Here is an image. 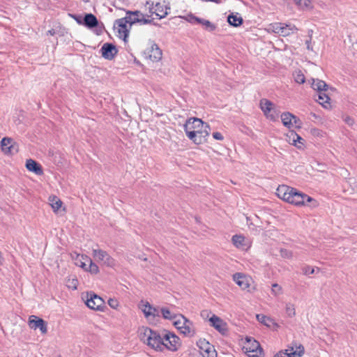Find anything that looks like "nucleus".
Listing matches in <instances>:
<instances>
[{
    "label": "nucleus",
    "mask_w": 357,
    "mask_h": 357,
    "mask_svg": "<svg viewBox=\"0 0 357 357\" xmlns=\"http://www.w3.org/2000/svg\"><path fill=\"white\" fill-rule=\"evenodd\" d=\"M257 319L259 322L263 324L268 328L272 327H278V324L275 322V321L269 317H267L264 314H257Z\"/></svg>",
    "instance_id": "nucleus-26"
},
{
    "label": "nucleus",
    "mask_w": 357,
    "mask_h": 357,
    "mask_svg": "<svg viewBox=\"0 0 357 357\" xmlns=\"http://www.w3.org/2000/svg\"><path fill=\"white\" fill-rule=\"evenodd\" d=\"M123 20H126L128 22V24L130 25V28H131L132 25L136 23H140L142 24H153L154 25H158V24L153 22V20L146 19L144 17H132V16H126L125 17H122Z\"/></svg>",
    "instance_id": "nucleus-23"
},
{
    "label": "nucleus",
    "mask_w": 357,
    "mask_h": 357,
    "mask_svg": "<svg viewBox=\"0 0 357 357\" xmlns=\"http://www.w3.org/2000/svg\"><path fill=\"white\" fill-rule=\"evenodd\" d=\"M49 201L51 202L50 205L54 212L58 211L63 204L61 200L56 196H50L49 197Z\"/></svg>",
    "instance_id": "nucleus-31"
},
{
    "label": "nucleus",
    "mask_w": 357,
    "mask_h": 357,
    "mask_svg": "<svg viewBox=\"0 0 357 357\" xmlns=\"http://www.w3.org/2000/svg\"><path fill=\"white\" fill-rule=\"evenodd\" d=\"M128 22L123 18L117 19L115 20L114 24V28L118 29L119 37L122 38L123 40L126 43L129 36L130 26H128Z\"/></svg>",
    "instance_id": "nucleus-9"
},
{
    "label": "nucleus",
    "mask_w": 357,
    "mask_h": 357,
    "mask_svg": "<svg viewBox=\"0 0 357 357\" xmlns=\"http://www.w3.org/2000/svg\"><path fill=\"white\" fill-rule=\"evenodd\" d=\"M160 311L161 312L162 317L165 319H168V320L172 321V320L176 319L178 317L177 314L171 312L169 310V309L167 307H161Z\"/></svg>",
    "instance_id": "nucleus-30"
},
{
    "label": "nucleus",
    "mask_w": 357,
    "mask_h": 357,
    "mask_svg": "<svg viewBox=\"0 0 357 357\" xmlns=\"http://www.w3.org/2000/svg\"><path fill=\"white\" fill-rule=\"evenodd\" d=\"M293 114L286 112L281 114V120L285 127L291 128L293 126L292 123Z\"/></svg>",
    "instance_id": "nucleus-29"
},
{
    "label": "nucleus",
    "mask_w": 357,
    "mask_h": 357,
    "mask_svg": "<svg viewBox=\"0 0 357 357\" xmlns=\"http://www.w3.org/2000/svg\"><path fill=\"white\" fill-rule=\"evenodd\" d=\"M205 1H211L214 2L215 3H220L222 2V0H204Z\"/></svg>",
    "instance_id": "nucleus-58"
},
{
    "label": "nucleus",
    "mask_w": 357,
    "mask_h": 357,
    "mask_svg": "<svg viewBox=\"0 0 357 357\" xmlns=\"http://www.w3.org/2000/svg\"><path fill=\"white\" fill-rule=\"evenodd\" d=\"M187 137L196 144H201L207 141L211 128L201 119L189 118L183 126Z\"/></svg>",
    "instance_id": "nucleus-2"
},
{
    "label": "nucleus",
    "mask_w": 357,
    "mask_h": 357,
    "mask_svg": "<svg viewBox=\"0 0 357 357\" xmlns=\"http://www.w3.org/2000/svg\"><path fill=\"white\" fill-rule=\"evenodd\" d=\"M260 108L264 113L265 116L272 121L276 119V114H271V112L273 110V103L266 98H263L259 102Z\"/></svg>",
    "instance_id": "nucleus-16"
},
{
    "label": "nucleus",
    "mask_w": 357,
    "mask_h": 357,
    "mask_svg": "<svg viewBox=\"0 0 357 357\" xmlns=\"http://www.w3.org/2000/svg\"><path fill=\"white\" fill-rule=\"evenodd\" d=\"M29 324L31 328L35 330L39 328L43 334H45L47 332V324L42 318L31 315L29 317Z\"/></svg>",
    "instance_id": "nucleus-13"
},
{
    "label": "nucleus",
    "mask_w": 357,
    "mask_h": 357,
    "mask_svg": "<svg viewBox=\"0 0 357 357\" xmlns=\"http://www.w3.org/2000/svg\"><path fill=\"white\" fill-rule=\"evenodd\" d=\"M26 168L36 175H42L43 169L41 165L33 159H27L25 164Z\"/></svg>",
    "instance_id": "nucleus-21"
},
{
    "label": "nucleus",
    "mask_w": 357,
    "mask_h": 357,
    "mask_svg": "<svg viewBox=\"0 0 357 357\" xmlns=\"http://www.w3.org/2000/svg\"><path fill=\"white\" fill-rule=\"evenodd\" d=\"M273 29L275 33H280L282 36H288L298 30L294 24H289L284 25L281 23L275 24Z\"/></svg>",
    "instance_id": "nucleus-15"
},
{
    "label": "nucleus",
    "mask_w": 357,
    "mask_h": 357,
    "mask_svg": "<svg viewBox=\"0 0 357 357\" xmlns=\"http://www.w3.org/2000/svg\"><path fill=\"white\" fill-rule=\"evenodd\" d=\"M344 121L350 126H353L354 123V119L349 116H346L344 119Z\"/></svg>",
    "instance_id": "nucleus-48"
},
{
    "label": "nucleus",
    "mask_w": 357,
    "mask_h": 357,
    "mask_svg": "<svg viewBox=\"0 0 357 357\" xmlns=\"http://www.w3.org/2000/svg\"><path fill=\"white\" fill-rule=\"evenodd\" d=\"M132 16H134V17H144V15L140 11L139 13H137V15H132Z\"/></svg>",
    "instance_id": "nucleus-55"
},
{
    "label": "nucleus",
    "mask_w": 357,
    "mask_h": 357,
    "mask_svg": "<svg viewBox=\"0 0 357 357\" xmlns=\"http://www.w3.org/2000/svg\"><path fill=\"white\" fill-rule=\"evenodd\" d=\"M149 333L150 334L147 339V345L157 351H163L164 335L161 336L156 331H149Z\"/></svg>",
    "instance_id": "nucleus-6"
},
{
    "label": "nucleus",
    "mask_w": 357,
    "mask_h": 357,
    "mask_svg": "<svg viewBox=\"0 0 357 357\" xmlns=\"http://www.w3.org/2000/svg\"><path fill=\"white\" fill-rule=\"evenodd\" d=\"M164 349L171 351H176L181 346V339L174 332L165 331L164 334Z\"/></svg>",
    "instance_id": "nucleus-4"
},
{
    "label": "nucleus",
    "mask_w": 357,
    "mask_h": 357,
    "mask_svg": "<svg viewBox=\"0 0 357 357\" xmlns=\"http://www.w3.org/2000/svg\"><path fill=\"white\" fill-rule=\"evenodd\" d=\"M101 56L107 60H112L118 53V50L115 45L112 43H105L100 48Z\"/></svg>",
    "instance_id": "nucleus-12"
},
{
    "label": "nucleus",
    "mask_w": 357,
    "mask_h": 357,
    "mask_svg": "<svg viewBox=\"0 0 357 357\" xmlns=\"http://www.w3.org/2000/svg\"><path fill=\"white\" fill-rule=\"evenodd\" d=\"M277 196L289 204L297 206H309L311 208L318 206V202L305 193L286 185H279L276 190Z\"/></svg>",
    "instance_id": "nucleus-1"
},
{
    "label": "nucleus",
    "mask_w": 357,
    "mask_h": 357,
    "mask_svg": "<svg viewBox=\"0 0 357 357\" xmlns=\"http://www.w3.org/2000/svg\"><path fill=\"white\" fill-rule=\"evenodd\" d=\"M312 81L311 87L318 92L326 91L329 88L328 85L323 80L312 79Z\"/></svg>",
    "instance_id": "nucleus-25"
},
{
    "label": "nucleus",
    "mask_w": 357,
    "mask_h": 357,
    "mask_svg": "<svg viewBox=\"0 0 357 357\" xmlns=\"http://www.w3.org/2000/svg\"><path fill=\"white\" fill-rule=\"evenodd\" d=\"M69 16L71 18H73L74 20H75V22L78 24L82 25L84 16H82V15H77V14H69Z\"/></svg>",
    "instance_id": "nucleus-41"
},
{
    "label": "nucleus",
    "mask_w": 357,
    "mask_h": 357,
    "mask_svg": "<svg viewBox=\"0 0 357 357\" xmlns=\"http://www.w3.org/2000/svg\"><path fill=\"white\" fill-rule=\"evenodd\" d=\"M155 12H158L160 14H162L165 11L168 12L167 10H170V6H169V3L167 5H165V4H162L160 2H157L155 4Z\"/></svg>",
    "instance_id": "nucleus-33"
},
{
    "label": "nucleus",
    "mask_w": 357,
    "mask_h": 357,
    "mask_svg": "<svg viewBox=\"0 0 357 357\" xmlns=\"http://www.w3.org/2000/svg\"><path fill=\"white\" fill-rule=\"evenodd\" d=\"M149 13L151 15L153 13L155 14V15L158 16L159 19L165 18L168 15V12H167V11H165L162 14L155 12V8H154V7H149Z\"/></svg>",
    "instance_id": "nucleus-40"
},
{
    "label": "nucleus",
    "mask_w": 357,
    "mask_h": 357,
    "mask_svg": "<svg viewBox=\"0 0 357 357\" xmlns=\"http://www.w3.org/2000/svg\"><path fill=\"white\" fill-rule=\"evenodd\" d=\"M146 5H149V7H155V4L153 1H146Z\"/></svg>",
    "instance_id": "nucleus-56"
},
{
    "label": "nucleus",
    "mask_w": 357,
    "mask_h": 357,
    "mask_svg": "<svg viewBox=\"0 0 357 357\" xmlns=\"http://www.w3.org/2000/svg\"><path fill=\"white\" fill-rule=\"evenodd\" d=\"M227 22L230 26L238 27L243 23V20L238 13L236 14L231 13L227 17Z\"/></svg>",
    "instance_id": "nucleus-24"
},
{
    "label": "nucleus",
    "mask_w": 357,
    "mask_h": 357,
    "mask_svg": "<svg viewBox=\"0 0 357 357\" xmlns=\"http://www.w3.org/2000/svg\"><path fill=\"white\" fill-rule=\"evenodd\" d=\"M292 121H293L292 123H293V124L295 125L296 128H301L302 127V121H301V119L298 117H297L294 114H293Z\"/></svg>",
    "instance_id": "nucleus-45"
},
{
    "label": "nucleus",
    "mask_w": 357,
    "mask_h": 357,
    "mask_svg": "<svg viewBox=\"0 0 357 357\" xmlns=\"http://www.w3.org/2000/svg\"><path fill=\"white\" fill-rule=\"evenodd\" d=\"M289 139H292L293 144L297 146L298 149H301V146L304 145L305 139L294 131L291 132Z\"/></svg>",
    "instance_id": "nucleus-28"
},
{
    "label": "nucleus",
    "mask_w": 357,
    "mask_h": 357,
    "mask_svg": "<svg viewBox=\"0 0 357 357\" xmlns=\"http://www.w3.org/2000/svg\"><path fill=\"white\" fill-rule=\"evenodd\" d=\"M319 102L325 108L331 107V98L326 91H319L318 94Z\"/></svg>",
    "instance_id": "nucleus-27"
},
{
    "label": "nucleus",
    "mask_w": 357,
    "mask_h": 357,
    "mask_svg": "<svg viewBox=\"0 0 357 357\" xmlns=\"http://www.w3.org/2000/svg\"><path fill=\"white\" fill-rule=\"evenodd\" d=\"M287 350H288V352L294 351V347H289Z\"/></svg>",
    "instance_id": "nucleus-59"
},
{
    "label": "nucleus",
    "mask_w": 357,
    "mask_h": 357,
    "mask_svg": "<svg viewBox=\"0 0 357 357\" xmlns=\"http://www.w3.org/2000/svg\"><path fill=\"white\" fill-rule=\"evenodd\" d=\"M294 3L302 8H308L311 3L310 0H294Z\"/></svg>",
    "instance_id": "nucleus-39"
},
{
    "label": "nucleus",
    "mask_w": 357,
    "mask_h": 357,
    "mask_svg": "<svg viewBox=\"0 0 357 357\" xmlns=\"http://www.w3.org/2000/svg\"><path fill=\"white\" fill-rule=\"evenodd\" d=\"M82 26H84L89 29L98 28L99 26V21L93 14L85 13L83 18Z\"/></svg>",
    "instance_id": "nucleus-19"
},
{
    "label": "nucleus",
    "mask_w": 357,
    "mask_h": 357,
    "mask_svg": "<svg viewBox=\"0 0 357 357\" xmlns=\"http://www.w3.org/2000/svg\"><path fill=\"white\" fill-rule=\"evenodd\" d=\"M137 13H139V10H126V16H132Z\"/></svg>",
    "instance_id": "nucleus-51"
},
{
    "label": "nucleus",
    "mask_w": 357,
    "mask_h": 357,
    "mask_svg": "<svg viewBox=\"0 0 357 357\" xmlns=\"http://www.w3.org/2000/svg\"><path fill=\"white\" fill-rule=\"evenodd\" d=\"M197 344L199 348L200 353L203 357H217L218 354L213 345L211 344L205 339H200Z\"/></svg>",
    "instance_id": "nucleus-8"
},
{
    "label": "nucleus",
    "mask_w": 357,
    "mask_h": 357,
    "mask_svg": "<svg viewBox=\"0 0 357 357\" xmlns=\"http://www.w3.org/2000/svg\"><path fill=\"white\" fill-rule=\"evenodd\" d=\"M284 351H285L284 354H287V357H301L302 356V353L301 351L295 350L294 351L288 352V350H285Z\"/></svg>",
    "instance_id": "nucleus-43"
},
{
    "label": "nucleus",
    "mask_w": 357,
    "mask_h": 357,
    "mask_svg": "<svg viewBox=\"0 0 357 357\" xmlns=\"http://www.w3.org/2000/svg\"><path fill=\"white\" fill-rule=\"evenodd\" d=\"M245 354L256 353L255 354H248L249 357H264V350L259 342L251 337H245V344L242 349Z\"/></svg>",
    "instance_id": "nucleus-3"
},
{
    "label": "nucleus",
    "mask_w": 357,
    "mask_h": 357,
    "mask_svg": "<svg viewBox=\"0 0 357 357\" xmlns=\"http://www.w3.org/2000/svg\"><path fill=\"white\" fill-rule=\"evenodd\" d=\"M108 305L113 309H116L119 306V302L115 298H109L108 300Z\"/></svg>",
    "instance_id": "nucleus-46"
},
{
    "label": "nucleus",
    "mask_w": 357,
    "mask_h": 357,
    "mask_svg": "<svg viewBox=\"0 0 357 357\" xmlns=\"http://www.w3.org/2000/svg\"><path fill=\"white\" fill-rule=\"evenodd\" d=\"M211 326L216 329L222 335H225L227 333L228 329L227 327V323L225 322L221 318L213 314L209 319Z\"/></svg>",
    "instance_id": "nucleus-14"
},
{
    "label": "nucleus",
    "mask_w": 357,
    "mask_h": 357,
    "mask_svg": "<svg viewBox=\"0 0 357 357\" xmlns=\"http://www.w3.org/2000/svg\"><path fill=\"white\" fill-rule=\"evenodd\" d=\"M181 317L183 319L181 333L188 337H193L195 335V329L192 321L183 315H181Z\"/></svg>",
    "instance_id": "nucleus-17"
},
{
    "label": "nucleus",
    "mask_w": 357,
    "mask_h": 357,
    "mask_svg": "<svg viewBox=\"0 0 357 357\" xmlns=\"http://www.w3.org/2000/svg\"><path fill=\"white\" fill-rule=\"evenodd\" d=\"M213 137L216 140H222L224 139L223 135L219 132H213Z\"/></svg>",
    "instance_id": "nucleus-49"
},
{
    "label": "nucleus",
    "mask_w": 357,
    "mask_h": 357,
    "mask_svg": "<svg viewBox=\"0 0 357 357\" xmlns=\"http://www.w3.org/2000/svg\"><path fill=\"white\" fill-rule=\"evenodd\" d=\"M185 20L192 24H202L204 27L205 30L210 32L215 31L217 28L216 25L211 22L209 20L198 17L192 13L188 15Z\"/></svg>",
    "instance_id": "nucleus-7"
},
{
    "label": "nucleus",
    "mask_w": 357,
    "mask_h": 357,
    "mask_svg": "<svg viewBox=\"0 0 357 357\" xmlns=\"http://www.w3.org/2000/svg\"><path fill=\"white\" fill-rule=\"evenodd\" d=\"M87 271L91 274H97L99 272L98 266L90 259V264L88 266Z\"/></svg>",
    "instance_id": "nucleus-37"
},
{
    "label": "nucleus",
    "mask_w": 357,
    "mask_h": 357,
    "mask_svg": "<svg viewBox=\"0 0 357 357\" xmlns=\"http://www.w3.org/2000/svg\"><path fill=\"white\" fill-rule=\"evenodd\" d=\"M303 273L305 275H311L314 273V268L310 266H305L302 268Z\"/></svg>",
    "instance_id": "nucleus-42"
},
{
    "label": "nucleus",
    "mask_w": 357,
    "mask_h": 357,
    "mask_svg": "<svg viewBox=\"0 0 357 357\" xmlns=\"http://www.w3.org/2000/svg\"><path fill=\"white\" fill-rule=\"evenodd\" d=\"M305 44L307 50H312V47L311 45V38H310V40H306Z\"/></svg>",
    "instance_id": "nucleus-53"
},
{
    "label": "nucleus",
    "mask_w": 357,
    "mask_h": 357,
    "mask_svg": "<svg viewBox=\"0 0 357 357\" xmlns=\"http://www.w3.org/2000/svg\"><path fill=\"white\" fill-rule=\"evenodd\" d=\"M295 347L296 348V351H301L302 356H303L304 355V354H305V348H304L303 345L301 344H299V345L297 346L296 344Z\"/></svg>",
    "instance_id": "nucleus-50"
},
{
    "label": "nucleus",
    "mask_w": 357,
    "mask_h": 357,
    "mask_svg": "<svg viewBox=\"0 0 357 357\" xmlns=\"http://www.w3.org/2000/svg\"><path fill=\"white\" fill-rule=\"evenodd\" d=\"M100 33H102V29H100L99 32L97 31V34H100Z\"/></svg>",
    "instance_id": "nucleus-61"
},
{
    "label": "nucleus",
    "mask_w": 357,
    "mask_h": 357,
    "mask_svg": "<svg viewBox=\"0 0 357 357\" xmlns=\"http://www.w3.org/2000/svg\"><path fill=\"white\" fill-rule=\"evenodd\" d=\"M93 257L102 261L109 267H114L116 264L115 260L105 250L101 249L93 250Z\"/></svg>",
    "instance_id": "nucleus-10"
},
{
    "label": "nucleus",
    "mask_w": 357,
    "mask_h": 357,
    "mask_svg": "<svg viewBox=\"0 0 357 357\" xmlns=\"http://www.w3.org/2000/svg\"><path fill=\"white\" fill-rule=\"evenodd\" d=\"M294 80L298 84H303L305 82V77L301 70L296 73Z\"/></svg>",
    "instance_id": "nucleus-38"
},
{
    "label": "nucleus",
    "mask_w": 357,
    "mask_h": 357,
    "mask_svg": "<svg viewBox=\"0 0 357 357\" xmlns=\"http://www.w3.org/2000/svg\"><path fill=\"white\" fill-rule=\"evenodd\" d=\"M82 268H84V270L87 271L88 269V266L87 264H86L84 262H82V264L80 266Z\"/></svg>",
    "instance_id": "nucleus-57"
},
{
    "label": "nucleus",
    "mask_w": 357,
    "mask_h": 357,
    "mask_svg": "<svg viewBox=\"0 0 357 357\" xmlns=\"http://www.w3.org/2000/svg\"><path fill=\"white\" fill-rule=\"evenodd\" d=\"M233 280L243 290L247 289L250 287L248 278L241 273H234Z\"/></svg>",
    "instance_id": "nucleus-22"
},
{
    "label": "nucleus",
    "mask_w": 357,
    "mask_h": 357,
    "mask_svg": "<svg viewBox=\"0 0 357 357\" xmlns=\"http://www.w3.org/2000/svg\"><path fill=\"white\" fill-rule=\"evenodd\" d=\"M282 287L277 283H274L272 284V292L274 295H278L281 294Z\"/></svg>",
    "instance_id": "nucleus-44"
},
{
    "label": "nucleus",
    "mask_w": 357,
    "mask_h": 357,
    "mask_svg": "<svg viewBox=\"0 0 357 357\" xmlns=\"http://www.w3.org/2000/svg\"><path fill=\"white\" fill-rule=\"evenodd\" d=\"M1 150L6 154L13 155L18 152V145L12 138L5 137L1 141Z\"/></svg>",
    "instance_id": "nucleus-11"
},
{
    "label": "nucleus",
    "mask_w": 357,
    "mask_h": 357,
    "mask_svg": "<svg viewBox=\"0 0 357 357\" xmlns=\"http://www.w3.org/2000/svg\"><path fill=\"white\" fill-rule=\"evenodd\" d=\"M271 114H276V117L278 116V114L274 108H273V110L271 112Z\"/></svg>",
    "instance_id": "nucleus-60"
},
{
    "label": "nucleus",
    "mask_w": 357,
    "mask_h": 357,
    "mask_svg": "<svg viewBox=\"0 0 357 357\" xmlns=\"http://www.w3.org/2000/svg\"><path fill=\"white\" fill-rule=\"evenodd\" d=\"M85 303L91 310L103 311L106 307L104 300L93 292L87 293Z\"/></svg>",
    "instance_id": "nucleus-5"
},
{
    "label": "nucleus",
    "mask_w": 357,
    "mask_h": 357,
    "mask_svg": "<svg viewBox=\"0 0 357 357\" xmlns=\"http://www.w3.org/2000/svg\"><path fill=\"white\" fill-rule=\"evenodd\" d=\"M47 35H51V36H54L56 34V31L54 29H52L50 30H49L47 32Z\"/></svg>",
    "instance_id": "nucleus-54"
},
{
    "label": "nucleus",
    "mask_w": 357,
    "mask_h": 357,
    "mask_svg": "<svg viewBox=\"0 0 357 357\" xmlns=\"http://www.w3.org/2000/svg\"><path fill=\"white\" fill-rule=\"evenodd\" d=\"M143 307H142V310L146 318L149 319L151 317L153 318L160 317V311H159L158 307L153 306L149 302H146V303L143 305Z\"/></svg>",
    "instance_id": "nucleus-20"
},
{
    "label": "nucleus",
    "mask_w": 357,
    "mask_h": 357,
    "mask_svg": "<svg viewBox=\"0 0 357 357\" xmlns=\"http://www.w3.org/2000/svg\"><path fill=\"white\" fill-rule=\"evenodd\" d=\"M233 244L238 248H241L245 241V237L242 235L235 234L231 238Z\"/></svg>",
    "instance_id": "nucleus-32"
},
{
    "label": "nucleus",
    "mask_w": 357,
    "mask_h": 357,
    "mask_svg": "<svg viewBox=\"0 0 357 357\" xmlns=\"http://www.w3.org/2000/svg\"><path fill=\"white\" fill-rule=\"evenodd\" d=\"M145 54H147L149 59L153 61H160L162 55V50L155 43H153L149 48H147Z\"/></svg>",
    "instance_id": "nucleus-18"
},
{
    "label": "nucleus",
    "mask_w": 357,
    "mask_h": 357,
    "mask_svg": "<svg viewBox=\"0 0 357 357\" xmlns=\"http://www.w3.org/2000/svg\"><path fill=\"white\" fill-rule=\"evenodd\" d=\"M149 331H153V330L150 328L146 327V328H142V330L140 331V333H139L140 338L144 342L147 343V339H149V336L150 334L149 333Z\"/></svg>",
    "instance_id": "nucleus-34"
},
{
    "label": "nucleus",
    "mask_w": 357,
    "mask_h": 357,
    "mask_svg": "<svg viewBox=\"0 0 357 357\" xmlns=\"http://www.w3.org/2000/svg\"><path fill=\"white\" fill-rule=\"evenodd\" d=\"M284 353H285V351H284L282 350L280 351L279 352L275 354L273 357H287V354H284Z\"/></svg>",
    "instance_id": "nucleus-52"
},
{
    "label": "nucleus",
    "mask_w": 357,
    "mask_h": 357,
    "mask_svg": "<svg viewBox=\"0 0 357 357\" xmlns=\"http://www.w3.org/2000/svg\"><path fill=\"white\" fill-rule=\"evenodd\" d=\"M286 313L288 317H293L296 314V310L294 305L291 303H287L286 305Z\"/></svg>",
    "instance_id": "nucleus-35"
},
{
    "label": "nucleus",
    "mask_w": 357,
    "mask_h": 357,
    "mask_svg": "<svg viewBox=\"0 0 357 357\" xmlns=\"http://www.w3.org/2000/svg\"><path fill=\"white\" fill-rule=\"evenodd\" d=\"M181 314H178L177 316L178 317L174 319V320H172L173 321V325L174 326L177 328L180 333H181V331H182V321L183 319L181 317Z\"/></svg>",
    "instance_id": "nucleus-36"
},
{
    "label": "nucleus",
    "mask_w": 357,
    "mask_h": 357,
    "mask_svg": "<svg viewBox=\"0 0 357 357\" xmlns=\"http://www.w3.org/2000/svg\"><path fill=\"white\" fill-rule=\"evenodd\" d=\"M280 253H281V256L282 257H285V258H289L292 256V253L291 252L289 251L288 250H286V249H281L280 250Z\"/></svg>",
    "instance_id": "nucleus-47"
}]
</instances>
